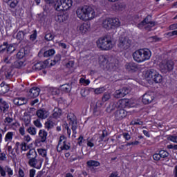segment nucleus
I'll use <instances>...</instances> for the list:
<instances>
[{"label":"nucleus","instance_id":"20e7f679","mask_svg":"<svg viewBox=\"0 0 177 177\" xmlns=\"http://www.w3.org/2000/svg\"><path fill=\"white\" fill-rule=\"evenodd\" d=\"M121 26L120 19L118 18H106L102 21V27L105 30H113Z\"/></svg>","mask_w":177,"mask_h":177},{"label":"nucleus","instance_id":"f8f14e48","mask_svg":"<svg viewBox=\"0 0 177 177\" xmlns=\"http://www.w3.org/2000/svg\"><path fill=\"white\" fill-rule=\"evenodd\" d=\"M174 64L172 61L163 62L160 65V71L162 73L167 74V73H169V71L174 70Z\"/></svg>","mask_w":177,"mask_h":177},{"label":"nucleus","instance_id":"4be33fe9","mask_svg":"<svg viewBox=\"0 0 177 177\" xmlns=\"http://www.w3.org/2000/svg\"><path fill=\"white\" fill-rule=\"evenodd\" d=\"M0 110L5 113L9 110V104L0 97Z\"/></svg>","mask_w":177,"mask_h":177},{"label":"nucleus","instance_id":"c9c22d12","mask_svg":"<svg viewBox=\"0 0 177 177\" xmlns=\"http://www.w3.org/2000/svg\"><path fill=\"white\" fill-rule=\"evenodd\" d=\"M48 93L53 96H56L60 93V90L56 88H50L48 90Z\"/></svg>","mask_w":177,"mask_h":177},{"label":"nucleus","instance_id":"c03bdc74","mask_svg":"<svg viewBox=\"0 0 177 177\" xmlns=\"http://www.w3.org/2000/svg\"><path fill=\"white\" fill-rule=\"evenodd\" d=\"M37 151H38L39 156H41V157H45L46 160H48V157H46V154H47L46 150L42 149H37Z\"/></svg>","mask_w":177,"mask_h":177},{"label":"nucleus","instance_id":"a19ab883","mask_svg":"<svg viewBox=\"0 0 177 177\" xmlns=\"http://www.w3.org/2000/svg\"><path fill=\"white\" fill-rule=\"evenodd\" d=\"M115 109H117L115 107V102H113L109 104V107L106 108V111L108 113H111V111L115 110Z\"/></svg>","mask_w":177,"mask_h":177},{"label":"nucleus","instance_id":"bb28decb","mask_svg":"<svg viewBox=\"0 0 177 177\" xmlns=\"http://www.w3.org/2000/svg\"><path fill=\"white\" fill-rule=\"evenodd\" d=\"M24 66H26V61L20 59L15 61L13 64V66L15 68H23Z\"/></svg>","mask_w":177,"mask_h":177},{"label":"nucleus","instance_id":"49530a36","mask_svg":"<svg viewBox=\"0 0 177 177\" xmlns=\"http://www.w3.org/2000/svg\"><path fill=\"white\" fill-rule=\"evenodd\" d=\"M106 136H109V133L106 130H103L102 136L99 138V142H103V140L104 138H106Z\"/></svg>","mask_w":177,"mask_h":177},{"label":"nucleus","instance_id":"f3484780","mask_svg":"<svg viewBox=\"0 0 177 177\" xmlns=\"http://www.w3.org/2000/svg\"><path fill=\"white\" fill-rule=\"evenodd\" d=\"M49 111H46L45 109H39L36 112V115L40 120H46L49 117Z\"/></svg>","mask_w":177,"mask_h":177},{"label":"nucleus","instance_id":"6ab92c4d","mask_svg":"<svg viewBox=\"0 0 177 177\" xmlns=\"http://www.w3.org/2000/svg\"><path fill=\"white\" fill-rule=\"evenodd\" d=\"M127 111L124 109H118L115 113V118L118 120H122L127 117Z\"/></svg>","mask_w":177,"mask_h":177},{"label":"nucleus","instance_id":"f257e3e1","mask_svg":"<svg viewBox=\"0 0 177 177\" xmlns=\"http://www.w3.org/2000/svg\"><path fill=\"white\" fill-rule=\"evenodd\" d=\"M76 15L78 19L83 20L84 21H91L93 19L97 17V12L93 7L89 6H84L82 8L77 9Z\"/></svg>","mask_w":177,"mask_h":177},{"label":"nucleus","instance_id":"052dcab7","mask_svg":"<svg viewBox=\"0 0 177 177\" xmlns=\"http://www.w3.org/2000/svg\"><path fill=\"white\" fill-rule=\"evenodd\" d=\"M122 136L125 140H131V135H129L128 133H123Z\"/></svg>","mask_w":177,"mask_h":177},{"label":"nucleus","instance_id":"774afa93","mask_svg":"<svg viewBox=\"0 0 177 177\" xmlns=\"http://www.w3.org/2000/svg\"><path fill=\"white\" fill-rule=\"evenodd\" d=\"M4 122L6 124H11V122H13V119L12 118H6L4 120Z\"/></svg>","mask_w":177,"mask_h":177},{"label":"nucleus","instance_id":"9d476101","mask_svg":"<svg viewBox=\"0 0 177 177\" xmlns=\"http://www.w3.org/2000/svg\"><path fill=\"white\" fill-rule=\"evenodd\" d=\"M67 120L70 125L74 135H77V128H78V123L77 122V117L74 113H68L67 115Z\"/></svg>","mask_w":177,"mask_h":177},{"label":"nucleus","instance_id":"37998d69","mask_svg":"<svg viewBox=\"0 0 177 177\" xmlns=\"http://www.w3.org/2000/svg\"><path fill=\"white\" fill-rule=\"evenodd\" d=\"M167 139L173 143H177V136L176 135H169Z\"/></svg>","mask_w":177,"mask_h":177},{"label":"nucleus","instance_id":"1a4fd4ad","mask_svg":"<svg viewBox=\"0 0 177 177\" xmlns=\"http://www.w3.org/2000/svg\"><path fill=\"white\" fill-rule=\"evenodd\" d=\"M132 41L128 37H120L119 39L118 47L122 52L131 48Z\"/></svg>","mask_w":177,"mask_h":177},{"label":"nucleus","instance_id":"423d86ee","mask_svg":"<svg viewBox=\"0 0 177 177\" xmlns=\"http://www.w3.org/2000/svg\"><path fill=\"white\" fill-rule=\"evenodd\" d=\"M71 149V144L67 141V138H66L64 136H61L57 146V151L58 153H62V151H67Z\"/></svg>","mask_w":177,"mask_h":177},{"label":"nucleus","instance_id":"603ef678","mask_svg":"<svg viewBox=\"0 0 177 177\" xmlns=\"http://www.w3.org/2000/svg\"><path fill=\"white\" fill-rule=\"evenodd\" d=\"M8 48V42H4L3 45L0 46V53H3Z\"/></svg>","mask_w":177,"mask_h":177},{"label":"nucleus","instance_id":"aec40b11","mask_svg":"<svg viewBox=\"0 0 177 177\" xmlns=\"http://www.w3.org/2000/svg\"><path fill=\"white\" fill-rule=\"evenodd\" d=\"M55 125H56V122L53 120V118L50 117L46 120L44 124V127L46 129H47V131H49V129L54 128Z\"/></svg>","mask_w":177,"mask_h":177},{"label":"nucleus","instance_id":"f03ea898","mask_svg":"<svg viewBox=\"0 0 177 177\" xmlns=\"http://www.w3.org/2000/svg\"><path fill=\"white\" fill-rule=\"evenodd\" d=\"M151 51L147 48H142L136 50L133 53V59L137 63H143L147 60H150Z\"/></svg>","mask_w":177,"mask_h":177},{"label":"nucleus","instance_id":"7c9ffc66","mask_svg":"<svg viewBox=\"0 0 177 177\" xmlns=\"http://www.w3.org/2000/svg\"><path fill=\"white\" fill-rule=\"evenodd\" d=\"M28 32L26 30H20L17 34V39L18 41H23L24 38H26V35H27Z\"/></svg>","mask_w":177,"mask_h":177},{"label":"nucleus","instance_id":"3c124183","mask_svg":"<svg viewBox=\"0 0 177 177\" xmlns=\"http://www.w3.org/2000/svg\"><path fill=\"white\" fill-rule=\"evenodd\" d=\"M80 84H82V85L86 86L91 84V81L89 80H85L82 77L80 79Z\"/></svg>","mask_w":177,"mask_h":177},{"label":"nucleus","instance_id":"58836bf2","mask_svg":"<svg viewBox=\"0 0 177 177\" xmlns=\"http://www.w3.org/2000/svg\"><path fill=\"white\" fill-rule=\"evenodd\" d=\"M61 91H63V92H70L71 91V85L68 84L62 85Z\"/></svg>","mask_w":177,"mask_h":177},{"label":"nucleus","instance_id":"338daca9","mask_svg":"<svg viewBox=\"0 0 177 177\" xmlns=\"http://www.w3.org/2000/svg\"><path fill=\"white\" fill-rule=\"evenodd\" d=\"M115 107L116 109H118V110L122 109V104L120 103V100H119L118 102H115Z\"/></svg>","mask_w":177,"mask_h":177},{"label":"nucleus","instance_id":"5701e85b","mask_svg":"<svg viewBox=\"0 0 177 177\" xmlns=\"http://www.w3.org/2000/svg\"><path fill=\"white\" fill-rule=\"evenodd\" d=\"M68 19L64 13H59L55 16V21L57 23H64Z\"/></svg>","mask_w":177,"mask_h":177},{"label":"nucleus","instance_id":"0eeeda50","mask_svg":"<svg viewBox=\"0 0 177 177\" xmlns=\"http://www.w3.org/2000/svg\"><path fill=\"white\" fill-rule=\"evenodd\" d=\"M145 77L151 80V81H153L156 84H160V82H162V76L160 75L157 71L153 69L147 71L145 73Z\"/></svg>","mask_w":177,"mask_h":177},{"label":"nucleus","instance_id":"cd10ccee","mask_svg":"<svg viewBox=\"0 0 177 177\" xmlns=\"http://www.w3.org/2000/svg\"><path fill=\"white\" fill-rule=\"evenodd\" d=\"M46 67V63L40 62L35 64L32 66V70H35L36 71H39V70H42V68H45Z\"/></svg>","mask_w":177,"mask_h":177},{"label":"nucleus","instance_id":"4d7b16f0","mask_svg":"<svg viewBox=\"0 0 177 177\" xmlns=\"http://www.w3.org/2000/svg\"><path fill=\"white\" fill-rule=\"evenodd\" d=\"M30 41H35L37 39V30H34L33 33L30 36Z\"/></svg>","mask_w":177,"mask_h":177},{"label":"nucleus","instance_id":"f704fd0d","mask_svg":"<svg viewBox=\"0 0 177 177\" xmlns=\"http://www.w3.org/2000/svg\"><path fill=\"white\" fill-rule=\"evenodd\" d=\"M14 135H15V133L12 131L8 132L6 134V136L4 138L5 142H12V140H13Z\"/></svg>","mask_w":177,"mask_h":177},{"label":"nucleus","instance_id":"de8ad7c7","mask_svg":"<svg viewBox=\"0 0 177 177\" xmlns=\"http://www.w3.org/2000/svg\"><path fill=\"white\" fill-rule=\"evenodd\" d=\"M27 132H28L30 135H37V129H35V127H29L27 129Z\"/></svg>","mask_w":177,"mask_h":177},{"label":"nucleus","instance_id":"c756f323","mask_svg":"<svg viewBox=\"0 0 177 177\" xmlns=\"http://www.w3.org/2000/svg\"><path fill=\"white\" fill-rule=\"evenodd\" d=\"M26 157L28 160H31L32 158H35V157H38L37 154V151L34 149H30L29 151L26 153Z\"/></svg>","mask_w":177,"mask_h":177},{"label":"nucleus","instance_id":"79ce46f5","mask_svg":"<svg viewBox=\"0 0 177 177\" xmlns=\"http://www.w3.org/2000/svg\"><path fill=\"white\" fill-rule=\"evenodd\" d=\"M105 91H106V88L104 87L94 88V93L95 95H100V93H103V92H105Z\"/></svg>","mask_w":177,"mask_h":177},{"label":"nucleus","instance_id":"9b49d317","mask_svg":"<svg viewBox=\"0 0 177 177\" xmlns=\"http://www.w3.org/2000/svg\"><path fill=\"white\" fill-rule=\"evenodd\" d=\"M42 162H44V158L41 157L36 156L32 159L28 160V164L32 168H35L36 169H41L42 167Z\"/></svg>","mask_w":177,"mask_h":177},{"label":"nucleus","instance_id":"6e6d98bb","mask_svg":"<svg viewBox=\"0 0 177 177\" xmlns=\"http://www.w3.org/2000/svg\"><path fill=\"white\" fill-rule=\"evenodd\" d=\"M16 50V47L14 45L11 44L7 48L8 53H12Z\"/></svg>","mask_w":177,"mask_h":177},{"label":"nucleus","instance_id":"a211bd4d","mask_svg":"<svg viewBox=\"0 0 177 177\" xmlns=\"http://www.w3.org/2000/svg\"><path fill=\"white\" fill-rule=\"evenodd\" d=\"M89 28H91V25L87 23H84L77 26V31L79 34H86V32L89 31Z\"/></svg>","mask_w":177,"mask_h":177},{"label":"nucleus","instance_id":"09e8293b","mask_svg":"<svg viewBox=\"0 0 177 177\" xmlns=\"http://www.w3.org/2000/svg\"><path fill=\"white\" fill-rule=\"evenodd\" d=\"M30 149V147L27 145V143L26 142H22L21 143V150L22 151H27Z\"/></svg>","mask_w":177,"mask_h":177},{"label":"nucleus","instance_id":"dca6fc26","mask_svg":"<svg viewBox=\"0 0 177 177\" xmlns=\"http://www.w3.org/2000/svg\"><path fill=\"white\" fill-rule=\"evenodd\" d=\"M125 68L129 73H135L139 70V65L135 62H129L125 64Z\"/></svg>","mask_w":177,"mask_h":177},{"label":"nucleus","instance_id":"412c9836","mask_svg":"<svg viewBox=\"0 0 177 177\" xmlns=\"http://www.w3.org/2000/svg\"><path fill=\"white\" fill-rule=\"evenodd\" d=\"M41 92V89L38 87H33L30 88L29 93H28V96L30 98L32 97H37V96H39V93Z\"/></svg>","mask_w":177,"mask_h":177},{"label":"nucleus","instance_id":"e433bc0d","mask_svg":"<svg viewBox=\"0 0 177 177\" xmlns=\"http://www.w3.org/2000/svg\"><path fill=\"white\" fill-rule=\"evenodd\" d=\"M23 121L25 124V127H28L31 122V117L30 115H25L23 117Z\"/></svg>","mask_w":177,"mask_h":177},{"label":"nucleus","instance_id":"4468645a","mask_svg":"<svg viewBox=\"0 0 177 177\" xmlns=\"http://www.w3.org/2000/svg\"><path fill=\"white\" fill-rule=\"evenodd\" d=\"M6 173L8 176H13V169L6 165L4 167L0 165V176L6 177Z\"/></svg>","mask_w":177,"mask_h":177},{"label":"nucleus","instance_id":"b1692460","mask_svg":"<svg viewBox=\"0 0 177 177\" xmlns=\"http://www.w3.org/2000/svg\"><path fill=\"white\" fill-rule=\"evenodd\" d=\"M13 103L16 106H23L27 103V100L24 97H17L13 100Z\"/></svg>","mask_w":177,"mask_h":177},{"label":"nucleus","instance_id":"e2e57ef3","mask_svg":"<svg viewBox=\"0 0 177 177\" xmlns=\"http://www.w3.org/2000/svg\"><path fill=\"white\" fill-rule=\"evenodd\" d=\"M61 59H62V56L58 54L55 55L54 58V63H59V62H60Z\"/></svg>","mask_w":177,"mask_h":177},{"label":"nucleus","instance_id":"72a5a7b5","mask_svg":"<svg viewBox=\"0 0 177 177\" xmlns=\"http://www.w3.org/2000/svg\"><path fill=\"white\" fill-rule=\"evenodd\" d=\"M60 115H62V109H59V108H55L53 110V118H59Z\"/></svg>","mask_w":177,"mask_h":177},{"label":"nucleus","instance_id":"8fccbe9b","mask_svg":"<svg viewBox=\"0 0 177 177\" xmlns=\"http://www.w3.org/2000/svg\"><path fill=\"white\" fill-rule=\"evenodd\" d=\"M55 38V36L52 35V33H46L45 35V39L46 41H53V39Z\"/></svg>","mask_w":177,"mask_h":177},{"label":"nucleus","instance_id":"6e6552de","mask_svg":"<svg viewBox=\"0 0 177 177\" xmlns=\"http://www.w3.org/2000/svg\"><path fill=\"white\" fill-rule=\"evenodd\" d=\"M149 19L150 17L147 16L142 21L137 25V27L140 30H142V28H145L147 31H150V30L156 26V23L150 21Z\"/></svg>","mask_w":177,"mask_h":177},{"label":"nucleus","instance_id":"ddd939ff","mask_svg":"<svg viewBox=\"0 0 177 177\" xmlns=\"http://www.w3.org/2000/svg\"><path fill=\"white\" fill-rule=\"evenodd\" d=\"M129 92H131V91L129 90V88L123 87L118 90H116L113 94V96L116 99H121V97H124V96H127V95H128Z\"/></svg>","mask_w":177,"mask_h":177},{"label":"nucleus","instance_id":"c85d7f7f","mask_svg":"<svg viewBox=\"0 0 177 177\" xmlns=\"http://www.w3.org/2000/svg\"><path fill=\"white\" fill-rule=\"evenodd\" d=\"M5 3H8L10 8L15 9L19 5V0H3Z\"/></svg>","mask_w":177,"mask_h":177},{"label":"nucleus","instance_id":"69168bd1","mask_svg":"<svg viewBox=\"0 0 177 177\" xmlns=\"http://www.w3.org/2000/svg\"><path fill=\"white\" fill-rule=\"evenodd\" d=\"M84 141H85V140H84V136H80L78 138V145H79V146H82L83 142H84Z\"/></svg>","mask_w":177,"mask_h":177},{"label":"nucleus","instance_id":"0e129e2a","mask_svg":"<svg viewBox=\"0 0 177 177\" xmlns=\"http://www.w3.org/2000/svg\"><path fill=\"white\" fill-rule=\"evenodd\" d=\"M131 124V125H143V122L140 120L132 121Z\"/></svg>","mask_w":177,"mask_h":177},{"label":"nucleus","instance_id":"2f4dec72","mask_svg":"<svg viewBox=\"0 0 177 177\" xmlns=\"http://www.w3.org/2000/svg\"><path fill=\"white\" fill-rule=\"evenodd\" d=\"M120 100V103L122 104V109H124V107H131V100L128 99H122Z\"/></svg>","mask_w":177,"mask_h":177},{"label":"nucleus","instance_id":"864d4df0","mask_svg":"<svg viewBox=\"0 0 177 177\" xmlns=\"http://www.w3.org/2000/svg\"><path fill=\"white\" fill-rule=\"evenodd\" d=\"M33 124L35 126L37 127V128H42V123H41L40 119H37L33 122Z\"/></svg>","mask_w":177,"mask_h":177},{"label":"nucleus","instance_id":"4c0bfd02","mask_svg":"<svg viewBox=\"0 0 177 177\" xmlns=\"http://www.w3.org/2000/svg\"><path fill=\"white\" fill-rule=\"evenodd\" d=\"M88 167H99L100 163L96 160H88L86 162Z\"/></svg>","mask_w":177,"mask_h":177},{"label":"nucleus","instance_id":"473e14b6","mask_svg":"<svg viewBox=\"0 0 177 177\" xmlns=\"http://www.w3.org/2000/svg\"><path fill=\"white\" fill-rule=\"evenodd\" d=\"M3 71H4L6 78H10L12 77V69L10 67H3Z\"/></svg>","mask_w":177,"mask_h":177},{"label":"nucleus","instance_id":"2eb2a0df","mask_svg":"<svg viewBox=\"0 0 177 177\" xmlns=\"http://www.w3.org/2000/svg\"><path fill=\"white\" fill-rule=\"evenodd\" d=\"M154 99V93L147 92L142 95V102L144 104H150V103H151Z\"/></svg>","mask_w":177,"mask_h":177},{"label":"nucleus","instance_id":"13d9d810","mask_svg":"<svg viewBox=\"0 0 177 177\" xmlns=\"http://www.w3.org/2000/svg\"><path fill=\"white\" fill-rule=\"evenodd\" d=\"M37 173V171L35 169H30L29 170V177H35V174Z\"/></svg>","mask_w":177,"mask_h":177},{"label":"nucleus","instance_id":"a18cd8bd","mask_svg":"<svg viewBox=\"0 0 177 177\" xmlns=\"http://www.w3.org/2000/svg\"><path fill=\"white\" fill-rule=\"evenodd\" d=\"M159 154L160 156V158H167V157L169 156V153H168V151H164V150L160 151Z\"/></svg>","mask_w":177,"mask_h":177},{"label":"nucleus","instance_id":"680f3d73","mask_svg":"<svg viewBox=\"0 0 177 177\" xmlns=\"http://www.w3.org/2000/svg\"><path fill=\"white\" fill-rule=\"evenodd\" d=\"M6 160V153L2 152L0 153V161H5Z\"/></svg>","mask_w":177,"mask_h":177},{"label":"nucleus","instance_id":"bf43d9fd","mask_svg":"<svg viewBox=\"0 0 177 177\" xmlns=\"http://www.w3.org/2000/svg\"><path fill=\"white\" fill-rule=\"evenodd\" d=\"M153 160H155V161H160V160L161 159V156L160 155V153L153 154Z\"/></svg>","mask_w":177,"mask_h":177},{"label":"nucleus","instance_id":"5fc2aeb1","mask_svg":"<svg viewBox=\"0 0 177 177\" xmlns=\"http://www.w3.org/2000/svg\"><path fill=\"white\" fill-rule=\"evenodd\" d=\"M111 97L110 93H105L102 97V102H107Z\"/></svg>","mask_w":177,"mask_h":177},{"label":"nucleus","instance_id":"393cba45","mask_svg":"<svg viewBox=\"0 0 177 177\" xmlns=\"http://www.w3.org/2000/svg\"><path fill=\"white\" fill-rule=\"evenodd\" d=\"M9 86L5 82H2L0 84V95H5V93H8L9 92Z\"/></svg>","mask_w":177,"mask_h":177},{"label":"nucleus","instance_id":"39448f33","mask_svg":"<svg viewBox=\"0 0 177 177\" xmlns=\"http://www.w3.org/2000/svg\"><path fill=\"white\" fill-rule=\"evenodd\" d=\"M73 4L74 0H57L55 4V8L58 12L68 10Z\"/></svg>","mask_w":177,"mask_h":177},{"label":"nucleus","instance_id":"a878e982","mask_svg":"<svg viewBox=\"0 0 177 177\" xmlns=\"http://www.w3.org/2000/svg\"><path fill=\"white\" fill-rule=\"evenodd\" d=\"M48 137V132L44 129H41L39 131V138L40 141L44 143V142L46 141V138Z\"/></svg>","mask_w":177,"mask_h":177},{"label":"nucleus","instance_id":"ea45409f","mask_svg":"<svg viewBox=\"0 0 177 177\" xmlns=\"http://www.w3.org/2000/svg\"><path fill=\"white\" fill-rule=\"evenodd\" d=\"M55 51L54 49H50V50L44 52V57H49L50 56H53V55H55Z\"/></svg>","mask_w":177,"mask_h":177},{"label":"nucleus","instance_id":"7ed1b4c3","mask_svg":"<svg viewBox=\"0 0 177 177\" xmlns=\"http://www.w3.org/2000/svg\"><path fill=\"white\" fill-rule=\"evenodd\" d=\"M97 46L101 50H110V49H113V40L109 36L100 37L97 41Z\"/></svg>","mask_w":177,"mask_h":177}]
</instances>
